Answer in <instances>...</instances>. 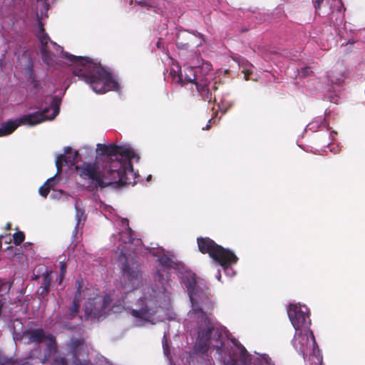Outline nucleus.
Masks as SVG:
<instances>
[{
	"instance_id": "dca6fc26",
	"label": "nucleus",
	"mask_w": 365,
	"mask_h": 365,
	"mask_svg": "<svg viewBox=\"0 0 365 365\" xmlns=\"http://www.w3.org/2000/svg\"><path fill=\"white\" fill-rule=\"evenodd\" d=\"M70 349L73 357V365H92L90 362L83 363L80 359L81 352L84 351V340L83 339H71L70 344Z\"/></svg>"
},
{
	"instance_id": "b1692460",
	"label": "nucleus",
	"mask_w": 365,
	"mask_h": 365,
	"mask_svg": "<svg viewBox=\"0 0 365 365\" xmlns=\"http://www.w3.org/2000/svg\"><path fill=\"white\" fill-rule=\"evenodd\" d=\"M11 289V283L5 279H0V296L8 294Z\"/></svg>"
},
{
	"instance_id": "473e14b6",
	"label": "nucleus",
	"mask_w": 365,
	"mask_h": 365,
	"mask_svg": "<svg viewBox=\"0 0 365 365\" xmlns=\"http://www.w3.org/2000/svg\"><path fill=\"white\" fill-rule=\"evenodd\" d=\"M78 226H79V221L76 223L73 230V240H76L77 239V234L78 232Z\"/></svg>"
},
{
	"instance_id": "58836bf2",
	"label": "nucleus",
	"mask_w": 365,
	"mask_h": 365,
	"mask_svg": "<svg viewBox=\"0 0 365 365\" xmlns=\"http://www.w3.org/2000/svg\"><path fill=\"white\" fill-rule=\"evenodd\" d=\"M5 229L6 230H10L11 229V224L10 222L6 223Z\"/></svg>"
},
{
	"instance_id": "c85d7f7f",
	"label": "nucleus",
	"mask_w": 365,
	"mask_h": 365,
	"mask_svg": "<svg viewBox=\"0 0 365 365\" xmlns=\"http://www.w3.org/2000/svg\"><path fill=\"white\" fill-rule=\"evenodd\" d=\"M208 81H209V88H210V91H211V94L212 95V91H215L218 89L219 83L217 81L211 83L209 79H208Z\"/></svg>"
},
{
	"instance_id": "bb28decb",
	"label": "nucleus",
	"mask_w": 365,
	"mask_h": 365,
	"mask_svg": "<svg viewBox=\"0 0 365 365\" xmlns=\"http://www.w3.org/2000/svg\"><path fill=\"white\" fill-rule=\"evenodd\" d=\"M108 150V145L98 143L97 145V153L99 155L103 156L106 159V150Z\"/></svg>"
},
{
	"instance_id": "a19ab883",
	"label": "nucleus",
	"mask_w": 365,
	"mask_h": 365,
	"mask_svg": "<svg viewBox=\"0 0 365 365\" xmlns=\"http://www.w3.org/2000/svg\"><path fill=\"white\" fill-rule=\"evenodd\" d=\"M33 82H34V87L35 88H38V83L37 81H36V80H33Z\"/></svg>"
},
{
	"instance_id": "49530a36",
	"label": "nucleus",
	"mask_w": 365,
	"mask_h": 365,
	"mask_svg": "<svg viewBox=\"0 0 365 365\" xmlns=\"http://www.w3.org/2000/svg\"><path fill=\"white\" fill-rule=\"evenodd\" d=\"M78 292H79V295L81 294V292H80V287H78Z\"/></svg>"
},
{
	"instance_id": "0eeeda50",
	"label": "nucleus",
	"mask_w": 365,
	"mask_h": 365,
	"mask_svg": "<svg viewBox=\"0 0 365 365\" xmlns=\"http://www.w3.org/2000/svg\"><path fill=\"white\" fill-rule=\"evenodd\" d=\"M197 243L201 253L208 254L215 262L224 269L236 264L238 261V257L232 251L217 245L210 237H197Z\"/></svg>"
},
{
	"instance_id": "4468645a",
	"label": "nucleus",
	"mask_w": 365,
	"mask_h": 365,
	"mask_svg": "<svg viewBox=\"0 0 365 365\" xmlns=\"http://www.w3.org/2000/svg\"><path fill=\"white\" fill-rule=\"evenodd\" d=\"M309 334L312 338L313 345L316 344L315 338L313 332L309 329H301L296 331L294 336L292 339V345L298 353L302 355L303 358H306V351L309 345Z\"/></svg>"
},
{
	"instance_id": "a18cd8bd",
	"label": "nucleus",
	"mask_w": 365,
	"mask_h": 365,
	"mask_svg": "<svg viewBox=\"0 0 365 365\" xmlns=\"http://www.w3.org/2000/svg\"><path fill=\"white\" fill-rule=\"evenodd\" d=\"M151 177H152V176L150 175L148 177L147 180H149L151 178Z\"/></svg>"
},
{
	"instance_id": "6e6552de",
	"label": "nucleus",
	"mask_w": 365,
	"mask_h": 365,
	"mask_svg": "<svg viewBox=\"0 0 365 365\" xmlns=\"http://www.w3.org/2000/svg\"><path fill=\"white\" fill-rule=\"evenodd\" d=\"M135 156V151L125 145H108L106 159L103 160V165L110 166L113 162L117 160L122 165V168L119 170L120 175L133 177L135 173L131 160Z\"/></svg>"
},
{
	"instance_id": "aec40b11",
	"label": "nucleus",
	"mask_w": 365,
	"mask_h": 365,
	"mask_svg": "<svg viewBox=\"0 0 365 365\" xmlns=\"http://www.w3.org/2000/svg\"><path fill=\"white\" fill-rule=\"evenodd\" d=\"M152 255L158 257V260L164 268L170 269L175 267V263L174 261L164 253L160 254V251L159 250H153L152 252Z\"/></svg>"
},
{
	"instance_id": "4be33fe9",
	"label": "nucleus",
	"mask_w": 365,
	"mask_h": 365,
	"mask_svg": "<svg viewBox=\"0 0 365 365\" xmlns=\"http://www.w3.org/2000/svg\"><path fill=\"white\" fill-rule=\"evenodd\" d=\"M55 176L50 178L48 179L43 185H41L38 189L39 194L43 197H46L48 195L51 189L54 186L55 184Z\"/></svg>"
},
{
	"instance_id": "ea45409f",
	"label": "nucleus",
	"mask_w": 365,
	"mask_h": 365,
	"mask_svg": "<svg viewBox=\"0 0 365 365\" xmlns=\"http://www.w3.org/2000/svg\"><path fill=\"white\" fill-rule=\"evenodd\" d=\"M64 277H65V275H61V274H60L59 279H58V283L59 284H61V282H63Z\"/></svg>"
},
{
	"instance_id": "cd10ccee",
	"label": "nucleus",
	"mask_w": 365,
	"mask_h": 365,
	"mask_svg": "<svg viewBox=\"0 0 365 365\" xmlns=\"http://www.w3.org/2000/svg\"><path fill=\"white\" fill-rule=\"evenodd\" d=\"M52 365H68V361L64 356L58 355L54 357Z\"/></svg>"
},
{
	"instance_id": "f3484780",
	"label": "nucleus",
	"mask_w": 365,
	"mask_h": 365,
	"mask_svg": "<svg viewBox=\"0 0 365 365\" xmlns=\"http://www.w3.org/2000/svg\"><path fill=\"white\" fill-rule=\"evenodd\" d=\"M196 36L187 31L179 33L176 37V45L179 49L188 50L196 44Z\"/></svg>"
},
{
	"instance_id": "a878e982",
	"label": "nucleus",
	"mask_w": 365,
	"mask_h": 365,
	"mask_svg": "<svg viewBox=\"0 0 365 365\" xmlns=\"http://www.w3.org/2000/svg\"><path fill=\"white\" fill-rule=\"evenodd\" d=\"M14 243L20 245L25 239V235L22 231H18L13 235Z\"/></svg>"
},
{
	"instance_id": "9d476101",
	"label": "nucleus",
	"mask_w": 365,
	"mask_h": 365,
	"mask_svg": "<svg viewBox=\"0 0 365 365\" xmlns=\"http://www.w3.org/2000/svg\"><path fill=\"white\" fill-rule=\"evenodd\" d=\"M111 302L112 299L109 294L90 298L86 303L85 313L88 317L99 320L110 310L113 312H118L123 309V306L121 304L110 307Z\"/></svg>"
},
{
	"instance_id": "ddd939ff",
	"label": "nucleus",
	"mask_w": 365,
	"mask_h": 365,
	"mask_svg": "<svg viewBox=\"0 0 365 365\" xmlns=\"http://www.w3.org/2000/svg\"><path fill=\"white\" fill-rule=\"evenodd\" d=\"M239 350L238 358L232 359L225 365H270L267 356H258L252 358L243 346H240Z\"/></svg>"
},
{
	"instance_id": "1a4fd4ad",
	"label": "nucleus",
	"mask_w": 365,
	"mask_h": 365,
	"mask_svg": "<svg viewBox=\"0 0 365 365\" xmlns=\"http://www.w3.org/2000/svg\"><path fill=\"white\" fill-rule=\"evenodd\" d=\"M21 339L24 340L25 343L40 344L43 341L47 340L46 349L43 356L41 359L42 364L48 361L52 354L57 351V344L56 337L52 334H46L42 328L28 329L22 331Z\"/></svg>"
},
{
	"instance_id": "09e8293b",
	"label": "nucleus",
	"mask_w": 365,
	"mask_h": 365,
	"mask_svg": "<svg viewBox=\"0 0 365 365\" xmlns=\"http://www.w3.org/2000/svg\"><path fill=\"white\" fill-rule=\"evenodd\" d=\"M16 322H19V324H21V322H19L18 320H16Z\"/></svg>"
},
{
	"instance_id": "9b49d317",
	"label": "nucleus",
	"mask_w": 365,
	"mask_h": 365,
	"mask_svg": "<svg viewBox=\"0 0 365 365\" xmlns=\"http://www.w3.org/2000/svg\"><path fill=\"white\" fill-rule=\"evenodd\" d=\"M140 304L139 309H131L130 314L133 317L149 322L150 319L161 309L155 295L150 294L149 297H140L138 300Z\"/></svg>"
},
{
	"instance_id": "7c9ffc66",
	"label": "nucleus",
	"mask_w": 365,
	"mask_h": 365,
	"mask_svg": "<svg viewBox=\"0 0 365 365\" xmlns=\"http://www.w3.org/2000/svg\"><path fill=\"white\" fill-rule=\"evenodd\" d=\"M67 270V264L63 262H60V274L61 275H66Z\"/></svg>"
},
{
	"instance_id": "20e7f679",
	"label": "nucleus",
	"mask_w": 365,
	"mask_h": 365,
	"mask_svg": "<svg viewBox=\"0 0 365 365\" xmlns=\"http://www.w3.org/2000/svg\"><path fill=\"white\" fill-rule=\"evenodd\" d=\"M122 165L115 160L110 166L101 165L99 162L83 163L76 168L81 178L88 180L93 190L103 189L111 185L118 186L133 183L130 178L120 175Z\"/></svg>"
},
{
	"instance_id": "5701e85b",
	"label": "nucleus",
	"mask_w": 365,
	"mask_h": 365,
	"mask_svg": "<svg viewBox=\"0 0 365 365\" xmlns=\"http://www.w3.org/2000/svg\"><path fill=\"white\" fill-rule=\"evenodd\" d=\"M79 299L78 297H76L73 301L72 305L68 309V319H73L79 312Z\"/></svg>"
},
{
	"instance_id": "f8f14e48",
	"label": "nucleus",
	"mask_w": 365,
	"mask_h": 365,
	"mask_svg": "<svg viewBox=\"0 0 365 365\" xmlns=\"http://www.w3.org/2000/svg\"><path fill=\"white\" fill-rule=\"evenodd\" d=\"M307 309L306 306L302 307L297 304H290L289 306L287 314L296 331L309 329L308 326L311 322Z\"/></svg>"
},
{
	"instance_id": "f257e3e1",
	"label": "nucleus",
	"mask_w": 365,
	"mask_h": 365,
	"mask_svg": "<svg viewBox=\"0 0 365 365\" xmlns=\"http://www.w3.org/2000/svg\"><path fill=\"white\" fill-rule=\"evenodd\" d=\"M184 284L192 303V312L195 314L194 317L197 322L198 350L202 353L206 352L212 338L217 341V344L215 347L220 354L224 341L221 340L222 333L217 328H215L210 318L214 307L209 297L208 287H201L195 274H189L184 279Z\"/></svg>"
},
{
	"instance_id": "412c9836",
	"label": "nucleus",
	"mask_w": 365,
	"mask_h": 365,
	"mask_svg": "<svg viewBox=\"0 0 365 365\" xmlns=\"http://www.w3.org/2000/svg\"><path fill=\"white\" fill-rule=\"evenodd\" d=\"M37 37L41 44V47L40 48L41 53L44 58H47L49 56L48 43L51 41L50 37L46 32L43 34H38Z\"/></svg>"
},
{
	"instance_id": "72a5a7b5",
	"label": "nucleus",
	"mask_w": 365,
	"mask_h": 365,
	"mask_svg": "<svg viewBox=\"0 0 365 365\" xmlns=\"http://www.w3.org/2000/svg\"><path fill=\"white\" fill-rule=\"evenodd\" d=\"M38 34H43V33L46 32L43 24L41 20L38 21Z\"/></svg>"
},
{
	"instance_id": "e433bc0d",
	"label": "nucleus",
	"mask_w": 365,
	"mask_h": 365,
	"mask_svg": "<svg viewBox=\"0 0 365 365\" xmlns=\"http://www.w3.org/2000/svg\"><path fill=\"white\" fill-rule=\"evenodd\" d=\"M37 1H41L43 3V4L45 5V7L46 8V9H48V6H49V4L48 3V0H37Z\"/></svg>"
},
{
	"instance_id": "7ed1b4c3",
	"label": "nucleus",
	"mask_w": 365,
	"mask_h": 365,
	"mask_svg": "<svg viewBox=\"0 0 365 365\" xmlns=\"http://www.w3.org/2000/svg\"><path fill=\"white\" fill-rule=\"evenodd\" d=\"M120 243L115 252L118 262L121 264L125 282V287L128 291L138 289L143 283V274L140 264L136 260L135 246L140 244V240L134 239L132 230L128 227L125 231L119 233Z\"/></svg>"
},
{
	"instance_id": "c03bdc74",
	"label": "nucleus",
	"mask_w": 365,
	"mask_h": 365,
	"mask_svg": "<svg viewBox=\"0 0 365 365\" xmlns=\"http://www.w3.org/2000/svg\"><path fill=\"white\" fill-rule=\"evenodd\" d=\"M138 4L143 6L145 5V3L143 2V1H140V2H138Z\"/></svg>"
},
{
	"instance_id": "a211bd4d",
	"label": "nucleus",
	"mask_w": 365,
	"mask_h": 365,
	"mask_svg": "<svg viewBox=\"0 0 365 365\" xmlns=\"http://www.w3.org/2000/svg\"><path fill=\"white\" fill-rule=\"evenodd\" d=\"M41 348L38 346L29 353L26 359H18L14 357L4 358L1 361V365H32L29 359L38 358V356L41 355Z\"/></svg>"
},
{
	"instance_id": "f03ea898",
	"label": "nucleus",
	"mask_w": 365,
	"mask_h": 365,
	"mask_svg": "<svg viewBox=\"0 0 365 365\" xmlns=\"http://www.w3.org/2000/svg\"><path fill=\"white\" fill-rule=\"evenodd\" d=\"M62 56L73 63V76L88 83L95 93L103 94L110 91H118L120 86L113 75L101 63L88 57L76 56L68 52H62Z\"/></svg>"
},
{
	"instance_id": "79ce46f5",
	"label": "nucleus",
	"mask_w": 365,
	"mask_h": 365,
	"mask_svg": "<svg viewBox=\"0 0 365 365\" xmlns=\"http://www.w3.org/2000/svg\"><path fill=\"white\" fill-rule=\"evenodd\" d=\"M243 73H245V78L246 80H247V76L251 73V72H250L249 71H247V72H245V71H242Z\"/></svg>"
},
{
	"instance_id": "37998d69",
	"label": "nucleus",
	"mask_w": 365,
	"mask_h": 365,
	"mask_svg": "<svg viewBox=\"0 0 365 365\" xmlns=\"http://www.w3.org/2000/svg\"><path fill=\"white\" fill-rule=\"evenodd\" d=\"M342 81H343V80H342V79H341V78H338V79H336V81H335V83H337V84H340Z\"/></svg>"
},
{
	"instance_id": "4c0bfd02",
	"label": "nucleus",
	"mask_w": 365,
	"mask_h": 365,
	"mask_svg": "<svg viewBox=\"0 0 365 365\" xmlns=\"http://www.w3.org/2000/svg\"><path fill=\"white\" fill-rule=\"evenodd\" d=\"M213 118H211L209 120L208 123L207 124L206 127L204 128L205 130H209L211 127V122L212 121Z\"/></svg>"
},
{
	"instance_id": "f704fd0d",
	"label": "nucleus",
	"mask_w": 365,
	"mask_h": 365,
	"mask_svg": "<svg viewBox=\"0 0 365 365\" xmlns=\"http://www.w3.org/2000/svg\"><path fill=\"white\" fill-rule=\"evenodd\" d=\"M163 351L166 356L169 354V346L166 340L165 341V342H163Z\"/></svg>"
},
{
	"instance_id": "423d86ee",
	"label": "nucleus",
	"mask_w": 365,
	"mask_h": 365,
	"mask_svg": "<svg viewBox=\"0 0 365 365\" xmlns=\"http://www.w3.org/2000/svg\"><path fill=\"white\" fill-rule=\"evenodd\" d=\"M212 69V65L208 63H202V66H189L184 68L179 75V81L182 84L191 83V89L193 86L197 91L201 99L204 101L211 102L212 94L209 88L208 78L199 75L202 71L208 72Z\"/></svg>"
},
{
	"instance_id": "39448f33",
	"label": "nucleus",
	"mask_w": 365,
	"mask_h": 365,
	"mask_svg": "<svg viewBox=\"0 0 365 365\" xmlns=\"http://www.w3.org/2000/svg\"><path fill=\"white\" fill-rule=\"evenodd\" d=\"M50 103V107L44 108L41 112H35L24 115L15 120H9L2 123L0 127V137L11 134L19 126L23 124L34 125L46 120L53 119L59 113L61 99L55 96L48 97L46 101Z\"/></svg>"
},
{
	"instance_id": "393cba45",
	"label": "nucleus",
	"mask_w": 365,
	"mask_h": 365,
	"mask_svg": "<svg viewBox=\"0 0 365 365\" xmlns=\"http://www.w3.org/2000/svg\"><path fill=\"white\" fill-rule=\"evenodd\" d=\"M232 106V103L230 101H226L225 100H222L218 103V108L222 112V114L226 113V112Z\"/></svg>"
},
{
	"instance_id": "8fccbe9b",
	"label": "nucleus",
	"mask_w": 365,
	"mask_h": 365,
	"mask_svg": "<svg viewBox=\"0 0 365 365\" xmlns=\"http://www.w3.org/2000/svg\"><path fill=\"white\" fill-rule=\"evenodd\" d=\"M214 103H216V98H214Z\"/></svg>"
},
{
	"instance_id": "2eb2a0df",
	"label": "nucleus",
	"mask_w": 365,
	"mask_h": 365,
	"mask_svg": "<svg viewBox=\"0 0 365 365\" xmlns=\"http://www.w3.org/2000/svg\"><path fill=\"white\" fill-rule=\"evenodd\" d=\"M78 156V151L73 152L71 147L66 148L65 153L59 155L56 160V166L57 168L56 174H59L62 171L63 163L73 165L76 162Z\"/></svg>"
},
{
	"instance_id": "c9c22d12",
	"label": "nucleus",
	"mask_w": 365,
	"mask_h": 365,
	"mask_svg": "<svg viewBox=\"0 0 365 365\" xmlns=\"http://www.w3.org/2000/svg\"><path fill=\"white\" fill-rule=\"evenodd\" d=\"M309 72L310 73H313L309 68H302V73L304 76H309Z\"/></svg>"
},
{
	"instance_id": "de8ad7c7",
	"label": "nucleus",
	"mask_w": 365,
	"mask_h": 365,
	"mask_svg": "<svg viewBox=\"0 0 365 365\" xmlns=\"http://www.w3.org/2000/svg\"><path fill=\"white\" fill-rule=\"evenodd\" d=\"M220 277H221V275H220V274L219 276H217L218 279H220Z\"/></svg>"
},
{
	"instance_id": "2f4dec72",
	"label": "nucleus",
	"mask_w": 365,
	"mask_h": 365,
	"mask_svg": "<svg viewBox=\"0 0 365 365\" xmlns=\"http://www.w3.org/2000/svg\"><path fill=\"white\" fill-rule=\"evenodd\" d=\"M324 0H316L314 2V7L316 10V12H317L318 10L321 8V4L323 3Z\"/></svg>"
},
{
	"instance_id": "6ab92c4d",
	"label": "nucleus",
	"mask_w": 365,
	"mask_h": 365,
	"mask_svg": "<svg viewBox=\"0 0 365 365\" xmlns=\"http://www.w3.org/2000/svg\"><path fill=\"white\" fill-rule=\"evenodd\" d=\"M53 272L46 271L43 274L42 284L38 288L36 293L41 299H45L51 291V286L53 282Z\"/></svg>"
},
{
	"instance_id": "c756f323",
	"label": "nucleus",
	"mask_w": 365,
	"mask_h": 365,
	"mask_svg": "<svg viewBox=\"0 0 365 365\" xmlns=\"http://www.w3.org/2000/svg\"><path fill=\"white\" fill-rule=\"evenodd\" d=\"M156 279L159 282L160 284H161L163 286L165 284V278L163 277V274L162 273H160V271H158L156 272Z\"/></svg>"
}]
</instances>
